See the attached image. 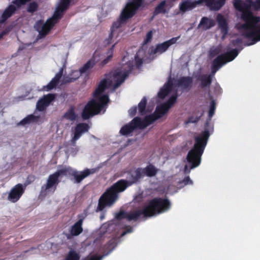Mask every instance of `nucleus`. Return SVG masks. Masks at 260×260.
<instances>
[{"instance_id":"f257e3e1","label":"nucleus","mask_w":260,"mask_h":260,"mask_svg":"<svg viewBox=\"0 0 260 260\" xmlns=\"http://www.w3.org/2000/svg\"><path fill=\"white\" fill-rule=\"evenodd\" d=\"M132 67L130 62L123 64L120 69L112 72L105 80L100 82L93 93V99L84 107L82 112L83 119H87L98 114L103 109V113L105 111V106L109 102V98L104 93V90L106 88H111L113 91L118 88L124 82Z\"/></svg>"},{"instance_id":"f03ea898","label":"nucleus","mask_w":260,"mask_h":260,"mask_svg":"<svg viewBox=\"0 0 260 260\" xmlns=\"http://www.w3.org/2000/svg\"><path fill=\"white\" fill-rule=\"evenodd\" d=\"M234 5L240 13L243 23L237 24V28L246 39L251 41L246 45H251L260 40V0L255 2L247 1V4L235 0Z\"/></svg>"},{"instance_id":"7ed1b4c3","label":"nucleus","mask_w":260,"mask_h":260,"mask_svg":"<svg viewBox=\"0 0 260 260\" xmlns=\"http://www.w3.org/2000/svg\"><path fill=\"white\" fill-rule=\"evenodd\" d=\"M156 173L155 168L151 165L144 169L139 168L131 172L132 179L129 181L120 180L106 190L99 199L96 211H102L106 206L113 205L118 198V193L123 191L128 186L135 183L144 176H153Z\"/></svg>"},{"instance_id":"20e7f679","label":"nucleus","mask_w":260,"mask_h":260,"mask_svg":"<svg viewBox=\"0 0 260 260\" xmlns=\"http://www.w3.org/2000/svg\"><path fill=\"white\" fill-rule=\"evenodd\" d=\"M94 172L93 170L86 169L79 172L70 167H63L54 174L50 175L45 185L42 187L41 193L47 195L53 193L58 183V178L61 176L72 175L75 182L80 183L85 178Z\"/></svg>"},{"instance_id":"39448f33","label":"nucleus","mask_w":260,"mask_h":260,"mask_svg":"<svg viewBox=\"0 0 260 260\" xmlns=\"http://www.w3.org/2000/svg\"><path fill=\"white\" fill-rule=\"evenodd\" d=\"M170 206V203L167 199H154L143 210L132 211L126 214L123 212H120L116 214L115 217L117 219H120L124 216L128 220H136L142 216L145 217H151L162 213L168 210Z\"/></svg>"},{"instance_id":"423d86ee","label":"nucleus","mask_w":260,"mask_h":260,"mask_svg":"<svg viewBox=\"0 0 260 260\" xmlns=\"http://www.w3.org/2000/svg\"><path fill=\"white\" fill-rule=\"evenodd\" d=\"M176 81L171 79L168 80V82L160 89L158 93V96L160 99L165 98H169L168 102L157 107H162L160 112H162L167 108V112L169 109L173 106L175 103L177 98V87L185 88L189 86L191 80L189 77H183L180 78L176 84Z\"/></svg>"},{"instance_id":"0eeeda50","label":"nucleus","mask_w":260,"mask_h":260,"mask_svg":"<svg viewBox=\"0 0 260 260\" xmlns=\"http://www.w3.org/2000/svg\"><path fill=\"white\" fill-rule=\"evenodd\" d=\"M209 137V132L206 131L195 138L194 147L188 152L186 157V161L184 168L185 173H189L191 169L200 165L201 156L206 146Z\"/></svg>"},{"instance_id":"6e6552de","label":"nucleus","mask_w":260,"mask_h":260,"mask_svg":"<svg viewBox=\"0 0 260 260\" xmlns=\"http://www.w3.org/2000/svg\"><path fill=\"white\" fill-rule=\"evenodd\" d=\"M70 0H60L56 5L55 11L52 17L48 19L45 23L42 21H38L35 27L38 31L40 38L45 37L51 28L61 18L64 12L68 9Z\"/></svg>"},{"instance_id":"1a4fd4ad","label":"nucleus","mask_w":260,"mask_h":260,"mask_svg":"<svg viewBox=\"0 0 260 260\" xmlns=\"http://www.w3.org/2000/svg\"><path fill=\"white\" fill-rule=\"evenodd\" d=\"M143 1L128 0L121 12L119 19L113 24L111 33L109 36L111 40L114 38H116L117 37L119 34L118 28L121 27L122 23L126 22L135 14L137 11L142 5Z\"/></svg>"},{"instance_id":"9d476101","label":"nucleus","mask_w":260,"mask_h":260,"mask_svg":"<svg viewBox=\"0 0 260 260\" xmlns=\"http://www.w3.org/2000/svg\"><path fill=\"white\" fill-rule=\"evenodd\" d=\"M238 54V51L235 49L230 52H225L223 50L222 47L220 45L211 48L209 52L210 56L214 57L218 55L213 61L212 74H214L217 71L226 63L234 60Z\"/></svg>"},{"instance_id":"9b49d317","label":"nucleus","mask_w":260,"mask_h":260,"mask_svg":"<svg viewBox=\"0 0 260 260\" xmlns=\"http://www.w3.org/2000/svg\"><path fill=\"white\" fill-rule=\"evenodd\" d=\"M161 108L157 107L154 114L146 116L143 120H141L138 117L135 118L131 123L124 125L121 128L120 131V134L122 135H127L132 133L136 127L140 128L146 127L154 120L162 117L167 112V108L164 111L160 112Z\"/></svg>"},{"instance_id":"f8f14e48","label":"nucleus","mask_w":260,"mask_h":260,"mask_svg":"<svg viewBox=\"0 0 260 260\" xmlns=\"http://www.w3.org/2000/svg\"><path fill=\"white\" fill-rule=\"evenodd\" d=\"M29 1L12 0L3 11L0 12V39L11 29L10 26L5 27L7 20L15 14L17 9Z\"/></svg>"},{"instance_id":"ddd939ff","label":"nucleus","mask_w":260,"mask_h":260,"mask_svg":"<svg viewBox=\"0 0 260 260\" xmlns=\"http://www.w3.org/2000/svg\"><path fill=\"white\" fill-rule=\"evenodd\" d=\"M205 1L208 7L211 10H218L224 4V0H199L198 1H192L187 0L182 2L179 5L180 10L182 12L189 11L194 8L197 4H200L202 2Z\"/></svg>"},{"instance_id":"4468645a","label":"nucleus","mask_w":260,"mask_h":260,"mask_svg":"<svg viewBox=\"0 0 260 260\" xmlns=\"http://www.w3.org/2000/svg\"><path fill=\"white\" fill-rule=\"evenodd\" d=\"M179 38V36L173 38L168 41L157 45L156 47H151L148 51L149 57L150 59H153L157 55L165 52L170 46L175 44Z\"/></svg>"},{"instance_id":"2eb2a0df","label":"nucleus","mask_w":260,"mask_h":260,"mask_svg":"<svg viewBox=\"0 0 260 260\" xmlns=\"http://www.w3.org/2000/svg\"><path fill=\"white\" fill-rule=\"evenodd\" d=\"M25 186L21 184H18L14 186L10 191L8 200L12 203L16 202L23 193Z\"/></svg>"},{"instance_id":"dca6fc26","label":"nucleus","mask_w":260,"mask_h":260,"mask_svg":"<svg viewBox=\"0 0 260 260\" xmlns=\"http://www.w3.org/2000/svg\"><path fill=\"white\" fill-rule=\"evenodd\" d=\"M89 126L85 123L78 124L75 128L71 142L75 144L83 134L88 131Z\"/></svg>"},{"instance_id":"f3484780","label":"nucleus","mask_w":260,"mask_h":260,"mask_svg":"<svg viewBox=\"0 0 260 260\" xmlns=\"http://www.w3.org/2000/svg\"><path fill=\"white\" fill-rule=\"evenodd\" d=\"M54 99V95L52 94H48L39 100L37 103L36 109L39 111L45 110L46 107L50 104Z\"/></svg>"},{"instance_id":"a211bd4d","label":"nucleus","mask_w":260,"mask_h":260,"mask_svg":"<svg viewBox=\"0 0 260 260\" xmlns=\"http://www.w3.org/2000/svg\"><path fill=\"white\" fill-rule=\"evenodd\" d=\"M81 75L79 70H73L68 75L64 76L62 79V83H69L74 82Z\"/></svg>"},{"instance_id":"6ab92c4d","label":"nucleus","mask_w":260,"mask_h":260,"mask_svg":"<svg viewBox=\"0 0 260 260\" xmlns=\"http://www.w3.org/2000/svg\"><path fill=\"white\" fill-rule=\"evenodd\" d=\"M214 25L215 21L214 20L205 17L201 19L198 25V28L203 30H206Z\"/></svg>"},{"instance_id":"aec40b11","label":"nucleus","mask_w":260,"mask_h":260,"mask_svg":"<svg viewBox=\"0 0 260 260\" xmlns=\"http://www.w3.org/2000/svg\"><path fill=\"white\" fill-rule=\"evenodd\" d=\"M63 73V69H61L55 75V77L52 79L50 83L46 86H44L43 89L45 91H48L54 88L58 82Z\"/></svg>"},{"instance_id":"412c9836","label":"nucleus","mask_w":260,"mask_h":260,"mask_svg":"<svg viewBox=\"0 0 260 260\" xmlns=\"http://www.w3.org/2000/svg\"><path fill=\"white\" fill-rule=\"evenodd\" d=\"M217 21L218 22L219 27L220 28L222 33L223 34L222 38L223 39L225 35L228 32V26L226 21L223 18V17L220 14H218L217 15Z\"/></svg>"},{"instance_id":"4be33fe9","label":"nucleus","mask_w":260,"mask_h":260,"mask_svg":"<svg viewBox=\"0 0 260 260\" xmlns=\"http://www.w3.org/2000/svg\"><path fill=\"white\" fill-rule=\"evenodd\" d=\"M39 119V116H36L34 114L29 115L21 120L18 124L24 126L36 122Z\"/></svg>"},{"instance_id":"5701e85b","label":"nucleus","mask_w":260,"mask_h":260,"mask_svg":"<svg viewBox=\"0 0 260 260\" xmlns=\"http://www.w3.org/2000/svg\"><path fill=\"white\" fill-rule=\"evenodd\" d=\"M82 220L78 221L72 227L71 230V234L74 236L79 235L83 231L82 228Z\"/></svg>"},{"instance_id":"b1692460","label":"nucleus","mask_w":260,"mask_h":260,"mask_svg":"<svg viewBox=\"0 0 260 260\" xmlns=\"http://www.w3.org/2000/svg\"><path fill=\"white\" fill-rule=\"evenodd\" d=\"M145 51L143 48L140 49L135 56V61L137 66H140L144 59Z\"/></svg>"},{"instance_id":"393cba45","label":"nucleus","mask_w":260,"mask_h":260,"mask_svg":"<svg viewBox=\"0 0 260 260\" xmlns=\"http://www.w3.org/2000/svg\"><path fill=\"white\" fill-rule=\"evenodd\" d=\"M77 117L73 109L69 110L63 115V120L74 121L75 120Z\"/></svg>"},{"instance_id":"a878e982","label":"nucleus","mask_w":260,"mask_h":260,"mask_svg":"<svg viewBox=\"0 0 260 260\" xmlns=\"http://www.w3.org/2000/svg\"><path fill=\"white\" fill-rule=\"evenodd\" d=\"M94 64V61L90 60L89 61H88L85 64H84L82 68H81L79 70V71L81 72V74L83 73H86L87 72H88L90 69L92 68Z\"/></svg>"},{"instance_id":"bb28decb","label":"nucleus","mask_w":260,"mask_h":260,"mask_svg":"<svg viewBox=\"0 0 260 260\" xmlns=\"http://www.w3.org/2000/svg\"><path fill=\"white\" fill-rule=\"evenodd\" d=\"M80 258L79 254L74 250L69 251L64 260H79Z\"/></svg>"},{"instance_id":"cd10ccee","label":"nucleus","mask_w":260,"mask_h":260,"mask_svg":"<svg viewBox=\"0 0 260 260\" xmlns=\"http://www.w3.org/2000/svg\"><path fill=\"white\" fill-rule=\"evenodd\" d=\"M147 100L145 98L142 99L138 105L139 112L141 115L146 114L147 111L145 110V106L146 104Z\"/></svg>"},{"instance_id":"c85d7f7f","label":"nucleus","mask_w":260,"mask_h":260,"mask_svg":"<svg viewBox=\"0 0 260 260\" xmlns=\"http://www.w3.org/2000/svg\"><path fill=\"white\" fill-rule=\"evenodd\" d=\"M114 47V45L112 46V48L107 52L106 58L105 59H104L103 60V61L102 62V64L103 66L106 64L107 63H108L110 61V60H111V59L113 56Z\"/></svg>"},{"instance_id":"c756f323","label":"nucleus","mask_w":260,"mask_h":260,"mask_svg":"<svg viewBox=\"0 0 260 260\" xmlns=\"http://www.w3.org/2000/svg\"><path fill=\"white\" fill-rule=\"evenodd\" d=\"M211 79L210 76L205 75L201 78V85L202 87H206L210 84Z\"/></svg>"},{"instance_id":"7c9ffc66","label":"nucleus","mask_w":260,"mask_h":260,"mask_svg":"<svg viewBox=\"0 0 260 260\" xmlns=\"http://www.w3.org/2000/svg\"><path fill=\"white\" fill-rule=\"evenodd\" d=\"M165 5L166 2L165 1L161 2L156 8L155 13L156 14L158 13H165L166 12V10L165 9Z\"/></svg>"},{"instance_id":"2f4dec72","label":"nucleus","mask_w":260,"mask_h":260,"mask_svg":"<svg viewBox=\"0 0 260 260\" xmlns=\"http://www.w3.org/2000/svg\"><path fill=\"white\" fill-rule=\"evenodd\" d=\"M37 4L35 2H32L30 3L28 5L27 10L29 12H34L37 10Z\"/></svg>"},{"instance_id":"473e14b6","label":"nucleus","mask_w":260,"mask_h":260,"mask_svg":"<svg viewBox=\"0 0 260 260\" xmlns=\"http://www.w3.org/2000/svg\"><path fill=\"white\" fill-rule=\"evenodd\" d=\"M192 184V181L189 177L185 178L182 182L180 183V187H182L184 185H190Z\"/></svg>"},{"instance_id":"72a5a7b5","label":"nucleus","mask_w":260,"mask_h":260,"mask_svg":"<svg viewBox=\"0 0 260 260\" xmlns=\"http://www.w3.org/2000/svg\"><path fill=\"white\" fill-rule=\"evenodd\" d=\"M215 110V104L214 101H212L211 103L210 108L209 112V116L211 118L214 113V111Z\"/></svg>"},{"instance_id":"f704fd0d","label":"nucleus","mask_w":260,"mask_h":260,"mask_svg":"<svg viewBox=\"0 0 260 260\" xmlns=\"http://www.w3.org/2000/svg\"><path fill=\"white\" fill-rule=\"evenodd\" d=\"M152 38V32L151 31H150L148 32H147V34H146V39L144 40V43L145 44H146V43L149 42L151 40Z\"/></svg>"},{"instance_id":"c9c22d12","label":"nucleus","mask_w":260,"mask_h":260,"mask_svg":"<svg viewBox=\"0 0 260 260\" xmlns=\"http://www.w3.org/2000/svg\"><path fill=\"white\" fill-rule=\"evenodd\" d=\"M101 258L96 254H90L85 260H101Z\"/></svg>"},{"instance_id":"e433bc0d","label":"nucleus","mask_w":260,"mask_h":260,"mask_svg":"<svg viewBox=\"0 0 260 260\" xmlns=\"http://www.w3.org/2000/svg\"><path fill=\"white\" fill-rule=\"evenodd\" d=\"M136 110L137 108L135 107L132 108L128 111L129 114L131 116L134 115L136 112Z\"/></svg>"},{"instance_id":"4c0bfd02","label":"nucleus","mask_w":260,"mask_h":260,"mask_svg":"<svg viewBox=\"0 0 260 260\" xmlns=\"http://www.w3.org/2000/svg\"><path fill=\"white\" fill-rule=\"evenodd\" d=\"M132 232V229L128 230H127L126 231L124 232L122 234L121 236H124V235H125L126 233H131V232Z\"/></svg>"},{"instance_id":"58836bf2","label":"nucleus","mask_w":260,"mask_h":260,"mask_svg":"<svg viewBox=\"0 0 260 260\" xmlns=\"http://www.w3.org/2000/svg\"><path fill=\"white\" fill-rule=\"evenodd\" d=\"M51 246H52V245L51 244L49 243V244H47V248H48V247H49Z\"/></svg>"},{"instance_id":"ea45409f","label":"nucleus","mask_w":260,"mask_h":260,"mask_svg":"<svg viewBox=\"0 0 260 260\" xmlns=\"http://www.w3.org/2000/svg\"><path fill=\"white\" fill-rule=\"evenodd\" d=\"M127 59V57L125 56L123 58V61H126Z\"/></svg>"},{"instance_id":"a19ab883","label":"nucleus","mask_w":260,"mask_h":260,"mask_svg":"<svg viewBox=\"0 0 260 260\" xmlns=\"http://www.w3.org/2000/svg\"><path fill=\"white\" fill-rule=\"evenodd\" d=\"M169 192L170 193H173V192H171V191H169Z\"/></svg>"},{"instance_id":"79ce46f5","label":"nucleus","mask_w":260,"mask_h":260,"mask_svg":"<svg viewBox=\"0 0 260 260\" xmlns=\"http://www.w3.org/2000/svg\"><path fill=\"white\" fill-rule=\"evenodd\" d=\"M104 218V216H101V219H103Z\"/></svg>"},{"instance_id":"37998d69","label":"nucleus","mask_w":260,"mask_h":260,"mask_svg":"<svg viewBox=\"0 0 260 260\" xmlns=\"http://www.w3.org/2000/svg\"><path fill=\"white\" fill-rule=\"evenodd\" d=\"M47 254H49V252H46Z\"/></svg>"}]
</instances>
